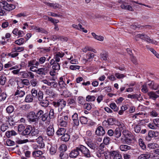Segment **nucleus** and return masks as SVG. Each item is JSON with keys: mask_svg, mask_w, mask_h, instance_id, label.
<instances>
[{"mask_svg": "<svg viewBox=\"0 0 159 159\" xmlns=\"http://www.w3.org/2000/svg\"><path fill=\"white\" fill-rule=\"evenodd\" d=\"M43 94L41 91H39L37 96L39 101H41L43 99Z\"/></svg>", "mask_w": 159, "mask_h": 159, "instance_id": "obj_39", "label": "nucleus"}, {"mask_svg": "<svg viewBox=\"0 0 159 159\" xmlns=\"http://www.w3.org/2000/svg\"><path fill=\"white\" fill-rule=\"evenodd\" d=\"M86 100L87 101H93L95 100V97L93 96L88 95L86 97Z\"/></svg>", "mask_w": 159, "mask_h": 159, "instance_id": "obj_53", "label": "nucleus"}, {"mask_svg": "<svg viewBox=\"0 0 159 159\" xmlns=\"http://www.w3.org/2000/svg\"><path fill=\"white\" fill-rule=\"evenodd\" d=\"M131 147L126 145H122L120 146V148L123 151H127L131 149Z\"/></svg>", "mask_w": 159, "mask_h": 159, "instance_id": "obj_31", "label": "nucleus"}, {"mask_svg": "<svg viewBox=\"0 0 159 159\" xmlns=\"http://www.w3.org/2000/svg\"><path fill=\"white\" fill-rule=\"evenodd\" d=\"M60 159H67L68 158V155L66 153L61 152L60 154Z\"/></svg>", "mask_w": 159, "mask_h": 159, "instance_id": "obj_46", "label": "nucleus"}, {"mask_svg": "<svg viewBox=\"0 0 159 159\" xmlns=\"http://www.w3.org/2000/svg\"><path fill=\"white\" fill-rule=\"evenodd\" d=\"M110 140V138L108 137H104L103 142L104 145H107L109 143V142Z\"/></svg>", "mask_w": 159, "mask_h": 159, "instance_id": "obj_62", "label": "nucleus"}, {"mask_svg": "<svg viewBox=\"0 0 159 159\" xmlns=\"http://www.w3.org/2000/svg\"><path fill=\"white\" fill-rule=\"evenodd\" d=\"M46 134L48 136L51 137L53 136L54 134V130L53 125H49L47 128Z\"/></svg>", "mask_w": 159, "mask_h": 159, "instance_id": "obj_9", "label": "nucleus"}, {"mask_svg": "<svg viewBox=\"0 0 159 159\" xmlns=\"http://www.w3.org/2000/svg\"><path fill=\"white\" fill-rule=\"evenodd\" d=\"M14 108L13 106L10 105L8 106L6 108L7 112L9 114L12 113L14 111Z\"/></svg>", "mask_w": 159, "mask_h": 159, "instance_id": "obj_45", "label": "nucleus"}, {"mask_svg": "<svg viewBox=\"0 0 159 159\" xmlns=\"http://www.w3.org/2000/svg\"><path fill=\"white\" fill-rule=\"evenodd\" d=\"M80 151L84 157L87 158L91 157V152L85 146L82 145H79Z\"/></svg>", "mask_w": 159, "mask_h": 159, "instance_id": "obj_5", "label": "nucleus"}, {"mask_svg": "<svg viewBox=\"0 0 159 159\" xmlns=\"http://www.w3.org/2000/svg\"><path fill=\"white\" fill-rule=\"evenodd\" d=\"M29 121L30 122H34L35 124L38 123V118H36V114L34 111L30 112L28 116Z\"/></svg>", "mask_w": 159, "mask_h": 159, "instance_id": "obj_8", "label": "nucleus"}, {"mask_svg": "<svg viewBox=\"0 0 159 159\" xmlns=\"http://www.w3.org/2000/svg\"><path fill=\"white\" fill-rule=\"evenodd\" d=\"M73 28H75L78 30H83L84 29V28H83L82 25L79 24L78 25L75 24H73L72 25Z\"/></svg>", "mask_w": 159, "mask_h": 159, "instance_id": "obj_54", "label": "nucleus"}, {"mask_svg": "<svg viewBox=\"0 0 159 159\" xmlns=\"http://www.w3.org/2000/svg\"><path fill=\"white\" fill-rule=\"evenodd\" d=\"M36 60H33L31 61H29L28 62V67H31V66H33L34 65H35L36 64Z\"/></svg>", "mask_w": 159, "mask_h": 159, "instance_id": "obj_63", "label": "nucleus"}, {"mask_svg": "<svg viewBox=\"0 0 159 159\" xmlns=\"http://www.w3.org/2000/svg\"><path fill=\"white\" fill-rule=\"evenodd\" d=\"M50 153L51 155L55 154L57 152V149L55 147L51 146L50 148Z\"/></svg>", "mask_w": 159, "mask_h": 159, "instance_id": "obj_55", "label": "nucleus"}, {"mask_svg": "<svg viewBox=\"0 0 159 159\" xmlns=\"http://www.w3.org/2000/svg\"><path fill=\"white\" fill-rule=\"evenodd\" d=\"M80 120L82 124H86L88 122L87 117L82 116L80 118Z\"/></svg>", "mask_w": 159, "mask_h": 159, "instance_id": "obj_36", "label": "nucleus"}, {"mask_svg": "<svg viewBox=\"0 0 159 159\" xmlns=\"http://www.w3.org/2000/svg\"><path fill=\"white\" fill-rule=\"evenodd\" d=\"M7 97V94L4 93H0V102L4 101Z\"/></svg>", "mask_w": 159, "mask_h": 159, "instance_id": "obj_51", "label": "nucleus"}, {"mask_svg": "<svg viewBox=\"0 0 159 159\" xmlns=\"http://www.w3.org/2000/svg\"><path fill=\"white\" fill-rule=\"evenodd\" d=\"M31 85L33 87L35 86L37 84V81L36 79H32L30 81Z\"/></svg>", "mask_w": 159, "mask_h": 159, "instance_id": "obj_59", "label": "nucleus"}, {"mask_svg": "<svg viewBox=\"0 0 159 159\" xmlns=\"http://www.w3.org/2000/svg\"><path fill=\"white\" fill-rule=\"evenodd\" d=\"M149 148L152 149H155L159 148V145L157 143H149L148 145Z\"/></svg>", "mask_w": 159, "mask_h": 159, "instance_id": "obj_43", "label": "nucleus"}, {"mask_svg": "<svg viewBox=\"0 0 159 159\" xmlns=\"http://www.w3.org/2000/svg\"><path fill=\"white\" fill-rule=\"evenodd\" d=\"M64 55V53H61L59 52H56L54 58L55 62H59L60 60V58H62L63 57Z\"/></svg>", "mask_w": 159, "mask_h": 159, "instance_id": "obj_18", "label": "nucleus"}, {"mask_svg": "<svg viewBox=\"0 0 159 159\" xmlns=\"http://www.w3.org/2000/svg\"><path fill=\"white\" fill-rule=\"evenodd\" d=\"M59 149L62 152H65L66 150V146L65 144H62L59 147Z\"/></svg>", "mask_w": 159, "mask_h": 159, "instance_id": "obj_57", "label": "nucleus"}, {"mask_svg": "<svg viewBox=\"0 0 159 159\" xmlns=\"http://www.w3.org/2000/svg\"><path fill=\"white\" fill-rule=\"evenodd\" d=\"M32 126L31 125H28L23 131L22 135H27L31 134L32 130Z\"/></svg>", "mask_w": 159, "mask_h": 159, "instance_id": "obj_17", "label": "nucleus"}, {"mask_svg": "<svg viewBox=\"0 0 159 159\" xmlns=\"http://www.w3.org/2000/svg\"><path fill=\"white\" fill-rule=\"evenodd\" d=\"M134 131L136 133H139L141 129V125H137L134 127Z\"/></svg>", "mask_w": 159, "mask_h": 159, "instance_id": "obj_52", "label": "nucleus"}, {"mask_svg": "<svg viewBox=\"0 0 159 159\" xmlns=\"http://www.w3.org/2000/svg\"><path fill=\"white\" fill-rule=\"evenodd\" d=\"M25 92L24 91L17 90L15 92V95L16 96L18 95V96H17V97H22L25 95Z\"/></svg>", "mask_w": 159, "mask_h": 159, "instance_id": "obj_33", "label": "nucleus"}, {"mask_svg": "<svg viewBox=\"0 0 159 159\" xmlns=\"http://www.w3.org/2000/svg\"><path fill=\"white\" fill-rule=\"evenodd\" d=\"M150 153L147 152L144 154H142L139 156L138 159H149L150 157Z\"/></svg>", "mask_w": 159, "mask_h": 159, "instance_id": "obj_22", "label": "nucleus"}, {"mask_svg": "<svg viewBox=\"0 0 159 159\" xmlns=\"http://www.w3.org/2000/svg\"><path fill=\"white\" fill-rule=\"evenodd\" d=\"M51 67V65L49 63H47L45 64V66L44 68H41L44 72L46 74L49 71V69Z\"/></svg>", "mask_w": 159, "mask_h": 159, "instance_id": "obj_24", "label": "nucleus"}, {"mask_svg": "<svg viewBox=\"0 0 159 159\" xmlns=\"http://www.w3.org/2000/svg\"><path fill=\"white\" fill-rule=\"evenodd\" d=\"M114 135L115 137L118 138L121 135V132L120 129L118 128H116L114 132Z\"/></svg>", "mask_w": 159, "mask_h": 159, "instance_id": "obj_27", "label": "nucleus"}, {"mask_svg": "<svg viewBox=\"0 0 159 159\" xmlns=\"http://www.w3.org/2000/svg\"><path fill=\"white\" fill-rule=\"evenodd\" d=\"M95 55L93 53L89 52L86 54V58L87 59V61H92Z\"/></svg>", "mask_w": 159, "mask_h": 159, "instance_id": "obj_32", "label": "nucleus"}, {"mask_svg": "<svg viewBox=\"0 0 159 159\" xmlns=\"http://www.w3.org/2000/svg\"><path fill=\"white\" fill-rule=\"evenodd\" d=\"M107 121L108 125H112L115 124V120L114 118H110L108 119Z\"/></svg>", "mask_w": 159, "mask_h": 159, "instance_id": "obj_48", "label": "nucleus"}, {"mask_svg": "<svg viewBox=\"0 0 159 159\" xmlns=\"http://www.w3.org/2000/svg\"><path fill=\"white\" fill-rule=\"evenodd\" d=\"M25 41V40L24 38H21L15 41V43L19 45H21L24 43Z\"/></svg>", "mask_w": 159, "mask_h": 159, "instance_id": "obj_42", "label": "nucleus"}, {"mask_svg": "<svg viewBox=\"0 0 159 159\" xmlns=\"http://www.w3.org/2000/svg\"><path fill=\"white\" fill-rule=\"evenodd\" d=\"M140 94H139V95L137 94H134L132 95L129 94L128 95V97L129 98H131L132 99L135 98L138 99L140 98Z\"/></svg>", "mask_w": 159, "mask_h": 159, "instance_id": "obj_41", "label": "nucleus"}, {"mask_svg": "<svg viewBox=\"0 0 159 159\" xmlns=\"http://www.w3.org/2000/svg\"><path fill=\"white\" fill-rule=\"evenodd\" d=\"M46 94L51 97L54 98L56 96V93L54 91L51 89H47L46 91Z\"/></svg>", "mask_w": 159, "mask_h": 159, "instance_id": "obj_20", "label": "nucleus"}, {"mask_svg": "<svg viewBox=\"0 0 159 159\" xmlns=\"http://www.w3.org/2000/svg\"><path fill=\"white\" fill-rule=\"evenodd\" d=\"M136 38H139L148 43H151L152 44H156L157 43L156 41H153V40L149 37L145 33L138 34L136 36Z\"/></svg>", "mask_w": 159, "mask_h": 159, "instance_id": "obj_3", "label": "nucleus"}, {"mask_svg": "<svg viewBox=\"0 0 159 159\" xmlns=\"http://www.w3.org/2000/svg\"><path fill=\"white\" fill-rule=\"evenodd\" d=\"M33 142H37L40 144L39 146L41 148H43L45 144L43 142V139L42 136H39L38 138L35 137L33 139Z\"/></svg>", "mask_w": 159, "mask_h": 159, "instance_id": "obj_12", "label": "nucleus"}, {"mask_svg": "<svg viewBox=\"0 0 159 159\" xmlns=\"http://www.w3.org/2000/svg\"><path fill=\"white\" fill-rule=\"evenodd\" d=\"M147 83L144 84L142 86V91L144 93H147L148 91V89L147 86Z\"/></svg>", "mask_w": 159, "mask_h": 159, "instance_id": "obj_50", "label": "nucleus"}, {"mask_svg": "<svg viewBox=\"0 0 159 159\" xmlns=\"http://www.w3.org/2000/svg\"><path fill=\"white\" fill-rule=\"evenodd\" d=\"M105 145L103 143H101L99 147H98L97 150H98V152L100 153H104V150Z\"/></svg>", "mask_w": 159, "mask_h": 159, "instance_id": "obj_28", "label": "nucleus"}, {"mask_svg": "<svg viewBox=\"0 0 159 159\" xmlns=\"http://www.w3.org/2000/svg\"><path fill=\"white\" fill-rule=\"evenodd\" d=\"M156 92H150L147 93L149 96V99H152L153 100H156V99L159 97V96L157 94Z\"/></svg>", "mask_w": 159, "mask_h": 159, "instance_id": "obj_15", "label": "nucleus"}, {"mask_svg": "<svg viewBox=\"0 0 159 159\" xmlns=\"http://www.w3.org/2000/svg\"><path fill=\"white\" fill-rule=\"evenodd\" d=\"M20 107L21 109L24 111L28 110L30 108V105L28 104L21 105Z\"/></svg>", "mask_w": 159, "mask_h": 159, "instance_id": "obj_47", "label": "nucleus"}, {"mask_svg": "<svg viewBox=\"0 0 159 159\" xmlns=\"http://www.w3.org/2000/svg\"><path fill=\"white\" fill-rule=\"evenodd\" d=\"M96 134L99 136H103L105 134L103 128L101 126H98L95 131Z\"/></svg>", "mask_w": 159, "mask_h": 159, "instance_id": "obj_14", "label": "nucleus"}, {"mask_svg": "<svg viewBox=\"0 0 159 159\" xmlns=\"http://www.w3.org/2000/svg\"><path fill=\"white\" fill-rule=\"evenodd\" d=\"M122 134L125 137V140L123 141V143H130L132 139H131L133 135L129 131L126 129H124L122 131Z\"/></svg>", "mask_w": 159, "mask_h": 159, "instance_id": "obj_4", "label": "nucleus"}, {"mask_svg": "<svg viewBox=\"0 0 159 159\" xmlns=\"http://www.w3.org/2000/svg\"><path fill=\"white\" fill-rule=\"evenodd\" d=\"M79 151L80 148L79 146L70 153V157L71 158H76L79 154Z\"/></svg>", "mask_w": 159, "mask_h": 159, "instance_id": "obj_11", "label": "nucleus"}, {"mask_svg": "<svg viewBox=\"0 0 159 159\" xmlns=\"http://www.w3.org/2000/svg\"><path fill=\"white\" fill-rule=\"evenodd\" d=\"M46 57H42L39 59L38 61L36 62L35 66H38L40 64H42L43 63L46 61Z\"/></svg>", "mask_w": 159, "mask_h": 159, "instance_id": "obj_26", "label": "nucleus"}, {"mask_svg": "<svg viewBox=\"0 0 159 159\" xmlns=\"http://www.w3.org/2000/svg\"><path fill=\"white\" fill-rule=\"evenodd\" d=\"M110 107L114 111H117L118 110L119 108L115 103H111L110 105Z\"/></svg>", "mask_w": 159, "mask_h": 159, "instance_id": "obj_44", "label": "nucleus"}, {"mask_svg": "<svg viewBox=\"0 0 159 159\" xmlns=\"http://www.w3.org/2000/svg\"><path fill=\"white\" fill-rule=\"evenodd\" d=\"M43 111L42 110H40L36 114V118H37L38 119L41 118L42 115L43 114Z\"/></svg>", "mask_w": 159, "mask_h": 159, "instance_id": "obj_61", "label": "nucleus"}, {"mask_svg": "<svg viewBox=\"0 0 159 159\" xmlns=\"http://www.w3.org/2000/svg\"><path fill=\"white\" fill-rule=\"evenodd\" d=\"M120 7L122 9H125L131 11H134L132 7L129 5H126L125 4H123L121 5Z\"/></svg>", "mask_w": 159, "mask_h": 159, "instance_id": "obj_30", "label": "nucleus"}, {"mask_svg": "<svg viewBox=\"0 0 159 159\" xmlns=\"http://www.w3.org/2000/svg\"><path fill=\"white\" fill-rule=\"evenodd\" d=\"M33 100V97L30 94L27 95L25 99V101L26 102H32Z\"/></svg>", "mask_w": 159, "mask_h": 159, "instance_id": "obj_35", "label": "nucleus"}, {"mask_svg": "<svg viewBox=\"0 0 159 159\" xmlns=\"http://www.w3.org/2000/svg\"><path fill=\"white\" fill-rule=\"evenodd\" d=\"M44 153L40 150L34 151L32 153V156L36 159H46Z\"/></svg>", "mask_w": 159, "mask_h": 159, "instance_id": "obj_6", "label": "nucleus"}, {"mask_svg": "<svg viewBox=\"0 0 159 159\" xmlns=\"http://www.w3.org/2000/svg\"><path fill=\"white\" fill-rule=\"evenodd\" d=\"M0 7L1 10L3 9L7 11H10L15 8V5L11 3H8L6 1L0 2Z\"/></svg>", "mask_w": 159, "mask_h": 159, "instance_id": "obj_2", "label": "nucleus"}, {"mask_svg": "<svg viewBox=\"0 0 159 159\" xmlns=\"http://www.w3.org/2000/svg\"><path fill=\"white\" fill-rule=\"evenodd\" d=\"M67 103L69 105L74 106L76 104V100L72 98H69L68 99Z\"/></svg>", "mask_w": 159, "mask_h": 159, "instance_id": "obj_34", "label": "nucleus"}, {"mask_svg": "<svg viewBox=\"0 0 159 159\" xmlns=\"http://www.w3.org/2000/svg\"><path fill=\"white\" fill-rule=\"evenodd\" d=\"M111 159H122V156L117 151H112L110 152Z\"/></svg>", "mask_w": 159, "mask_h": 159, "instance_id": "obj_7", "label": "nucleus"}, {"mask_svg": "<svg viewBox=\"0 0 159 159\" xmlns=\"http://www.w3.org/2000/svg\"><path fill=\"white\" fill-rule=\"evenodd\" d=\"M6 80V78L4 75H2L0 78V84L1 85H3L5 84Z\"/></svg>", "mask_w": 159, "mask_h": 159, "instance_id": "obj_40", "label": "nucleus"}, {"mask_svg": "<svg viewBox=\"0 0 159 159\" xmlns=\"http://www.w3.org/2000/svg\"><path fill=\"white\" fill-rule=\"evenodd\" d=\"M25 128V126L23 124L19 125L18 126V132L19 134L22 135L23 131Z\"/></svg>", "mask_w": 159, "mask_h": 159, "instance_id": "obj_23", "label": "nucleus"}, {"mask_svg": "<svg viewBox=\"0 0 159 159\" xmlns=\"http://www.w3.org/2000/svg\"><path fill=\"white\" fill-rule=\"evenodd\" d=\"M52 104L53 107L59 111H61L66 106V102L64 99H60L57 101H53Z\"/></svg>", "mask_w": 159, "mask_h": 159, "instance_id": "obj_1", "label": "nucleus"}, {"mask_svg": "<svg viewBox=\"0 0 159 159\" xmlns=\"http://www.w3.org/2000/svg\"><path fill=\"white\" fill-rule=\"evenodd\" d=\"M50 65H52V68L54 70H60V65L59 63L55 62L54 59H52L50 61Z\"/></svg>", "mask_w": 159, "mask_h": 159, "instance_id": "obj_10", "label": "nucleus"}, {"mask_svg": "<svg viewBox=\"0 0 159 159\" xmlns=\"http://www.w3.org/2000/svg\"><path fill=\"white\" fill-rule=\"evenodd\" d=\"M100 58L102 60L106 61L107 60L108 58V54L106 52H102L100 54Z\"/></svg>", "mask_w": 159, "mask_h": 159, "instance_id": "obj_37", "label": "nucleus"}, {"mask_svg": "<svg viewBox=\"0 0 159 159\" xmlns=\"http://www.w3.org/2000/svg\"><path fill=\"white\" fill-rule=\"evenodd\" d=\"M31 95L34 98H36L38 93V91L35 89H32L31 90Z\"/></svg>", "mask_w": 159, "mask_h": 159, "instance_id": "obj_49", "label": "nucleus"}, {"mask_svg": "<svg viewBox=\"0 0 159 159\" xmlns=\"http://www.w3.org/2000/svg\"><path fill=\"white\" fill-rule=\"evenodd\" d=\"M86 143L90 148L93 151H95L97 150L98 147L97 143L91 141H88L86 142Z\"/></svg>", "mask_w": 159, "mask_h": 159, "instance_id": "obj_13", "label": "nucleus"}, {"mask_svg": "<svg viewBox=\"0 0 159 159\" xmlns=\"http://www.w3.org/2000/svg\"><path fill=\"white\" fill-rule=\"evenodd\" d=\"M58 85L61 89H63L66 88V84L63 80V78L61 77L59 79V81L58 83Z\"/></svg>", "mask_w": 159, "mask_h": 159, "instance_id": "obj_21", "label": "nucleus"}, {"mask_svg": "<svg viewBox=\"0 0 159 159\" xmlns=\"http://www.w3.org/2000/svg\"><path fill=\"white\" fill-rule=\"evenodd\" d=\"M115 76L117 78L119 79H122L125 77L124 74L118 73H116L115 74Z\"/></svg>", "mask_w": 159, "mask_h": 159, "instance_id": "obj_60", "label": "nucleus"}, {"mask_svg": "<svg viewBox=\"0 0 159 159\" xmlns=\"http://www.w3.org/2000/svg\"><path fill=\"white\" fill-rule=\"evenodd\" d=\"M39 103L40 105L44 107H47L49 105V102L46 99V98L45 99H43L42 101H39Z\"/></svg>", "mask_w": 159, "mask_h": 159, "instance_id": "obj_19", "label": "nucleus"}, {"mask_svg": "<svg viewBox=\"0 0 159 159\" xmlns=\"http://www.w3.org/2000/svg\"><path fill=\"white\" fill-rule=\"evenodd\" d=\"M39 131L38 129H35L34 127H32L31 134L33 139L38 137L39 136Z\"/></svg>", "mask_w": 159, "mask_h": 159, "instance_id": "obj_16", "label": "nucleus"}, {"mask_svg": "<svg viewBox=\"0 0 159 159\" xmlns=\"http://www.w3.org/2000/svg\"><path fill=\"white\" fill-rule=\"evenodd\" d=\"M154 133V132L152 131H149L148 135L146 136L145 139L148 141L150 140L151 138L153 137V134Z\"/></svg>", "mask_w": 159, "mask_h": 159, "instance_id": "obj_38", "label": "nucleus"}, {"mask_svg": "<svg viewBox=\"0 0 159 159\" xmlns=\"http://www.w3.org/2000/svg\"><path fill=\"white\" fill-rule=\"evenodd\" d=\"M49 116L50 119H53L54 117V113L53 109H50L49 114Z\"/></svg>", "mask_w": 159, "mask_h": 159, "instance_id": "obj_56", "label": "nucleus"}, {"mask_svg": "<svg viewBox=\"0 0 159 159\" xmlns=\"http://www.w3.org/2000/svg\"><path fill=\"white\" fill-rule=\"evenodd\" d=\"M83 107L84 108L88 110H90L91 109L92 107L90 104L89 103H85L84 104Z\"/></svg>", "mask_w": 159, "mask_h": 159, "instance_id": "obj_58", "label": "nucleus"}, {"mask_svg": "<svg viewBox=\"0 0 159 159\" xmlns=\"http://www.w3.org/2000/svg\"><path fill=\"white\" fill-rule=\"evenodd\" d=\"M66 129L64 128H59L56 132L58 136H61L65 134Z\"/></svg>", "mask_w": 159, "mask_h": 159, "instance_id": "obj_25", "label": "nucleus"}, {"mask_svg": "<svg viewBox=\"0 0 159 159\" xmlns=\"http://www.w3.org/2000/svg\"><path fill=\"white\" fill-rule=\"evenodd\" d=\"M153 121L156 127L159 128V118H157L154 119Z\"/></svg>", "mask_w": 159, "mask_h": 159, "instance_id": "obj_64", "label": "nucleus"}, {"mask_svg": "<svg viewBox=\"0 0 159 159\" xmlns=\"http://www.w3.org/2000/svg\"><path fill=\"white\" fill-rule=\"evenodd\" d=\"M70 139V135L68 134H64L61 137V139L65 142L68 141Z\"/></svg>", "mask_w": 159, "mask_h": 159, "instance_id": "obj_29", "label": "nucleus"}]
</instances>
